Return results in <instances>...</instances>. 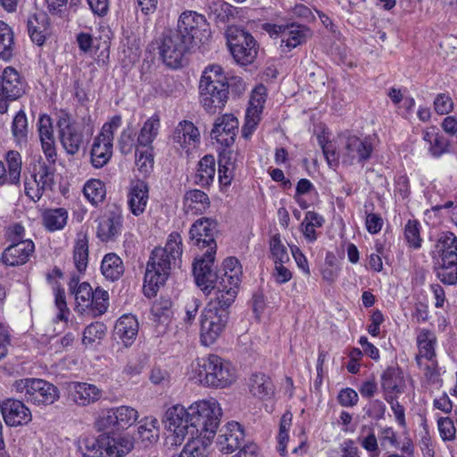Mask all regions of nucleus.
<instances>
[{
  "mask_svg": "<svg viewBox=\"0 0 457 457\" xmlns=\"http://www.w3.org/2000/svg\"><path fill=\"white\" fill-rule=\"evenodd\" d=\"M222 415L219 403L211 398L192 403L187 409L176 404L166 411L164 426L170 433L167 436L171 445H179L186 436H214Z\"/></svg>",
  "mask_w": 457,
  "mask_h": 457,
  "instance_id": "obj_1",
  "label": "nucleus"
},
{
  "mask_svg": "<svg viewBox=\"0 0 457 457\" xmlns=\"http://www.w3.org/2000/svg\"><path fill=\"white\" fill-rule=\"evenodd\" d=\"M182 254L181 236L173 232L169 236L164 247H156L153 250L146 263L144 278V294L148 298L156 295L160 287L163 286L170 276L171 265Z\"/></svg>",
  "mask_w": 457,
  "mask_h": 457,
  "instance_id": "obj_2",
  "label": "nucleus"
},
{
  "mask_svg": "<svg viewBox=\"0 0 457 457\" xmlns=\"http://www.w3.org/2000/svg\"><path fill=\"white\" fill-rule=\"evenodd\" d=\"M200 102L209 113L223 109L228 98V79L220 65L207 66L199 83Z\"/></svg>",
  "mask_w": 457,
  "mask_h": 457,
  "instance_id": "obj_3",
  "label": "nucleus"
},
{
  "mask_svg": "<svg viewBox=\"0 0 457 457\" xmlns=\"http://www.w3.org/2000/svg\"><path fill=\"white\" fill-rule=\"evenodd\" d=\"M242 267L235 257H228L223 262V270L216 275L207 290L212 295L211 301H216L225 306H230L237 295L241 281Z\"/></svg>",
  "mask_w": 457,
  "mask_h": 457,
  "instance_id": "obj_4",
  "label": "nucleus"
},
{
  "mask_svg": "<svg viewBox=\"0 0 457 457\" xmlns=\"http://www.w3.org/2000/svg\"><path fill=\"white\" fill-rule=\"evenodd\" d=\"M79 448L83 457H123L132 450L133 443L126 437L115 439L101 435L83 438Z\"/></svg>",
  "mask_w": 457,
  "mask_h": 457,
  "instance_id": "obj_5",
  "label": "nucleus"
},
{
  "mask_svg": "<svg viewBox=\"0 0 457 457\" xmlns=\"http://www.w3.org/2000/svg\"><path fill=\"white\" fill-rule=\"evenodd\" d=\"M229 306L211 301L201 314V340L204 345H212L223 333L229 318Z\"/></svg>",
  "mask_w": 457,
  "mask_h": 457,
  "instance_id": "obj_6",
  "label": "nucleus"
},
{
  "mask_svg": "<svg viewBox=\"0 0 457 457\" xmlns=\"http://www.w3.org/2000/svg\"><path fill=\"white\" fill-rule=\"evenodd\" d=\"M198 375L204 385L220 388L230 386L237 378L231 364L215 354L199 361Z\"/></svg>",
  "mask_w": 457,
  "mask_h": 457,
  "instance_id": "obj_7",
  "label": "nucleus"
},
{
  "mask_svg": "<svg viewBox=\"0 0 457 457\" xmlns=\"http://www.w3.org/2000/svg\"><path fill=\"white\" fill-rule=\"evenodd\" d=\"M14 390L23 399L34 405H50L60 398L59 389L52 383L41 378H24L13 384Z\"/></svg>",
  "mask_w": 457,
  "mask_h": 457,
  "instance_id": "obj_8",
  "label": "nucleus"
},
{
  "mask_svg": "<svg viewBox=\"0 0 457 457\" xmlns=\"http://www.w3.org/2000/svg\"><path fill=\"white\" fill-rule=\"evenodd\" d=\"M175 31L191 46L206 44L211 37V30L205 17L195 12H184L178 21Z\"/></svg>",
  "mask_w": 457,
  "mask_h": 457,
  "instance_id": "obj_9",
  "label": "nucleus"
},
{
  "mask_svg": "<svg viewBox=\"0 0 457 457\" xmlns=\"http://www.w3.org/2000/svg\"><path fill=\"white\" fill-rule=\"evenodd\" d=\"M228 45L237 63L248 65L253 62L258 54L254 37L246 30L229 27L227 31Z\"/></svg>",
  "mask_w": 457,
  "mask_h": 457,
  "instance_id": "obj_10",
  "label": "nucleus"
},
{
  "mask_svg": "<svg viewBox=\"0 0 457 457\" xmlns=\"http://www.w3.org/2000/svg\"><path fill=\"white\" fill-rule=\"evenodd\" d=\"M191 46L174 29L162 34L159 43V54L163 62L170 68L177 69L181 66L186 52Z\"/></svg>",
  "mask_w": 457,
  "mask_h": 457,
  "instance_id": "obj_11",
  "label": "nucleus"
},
{
  "mask_svg": "<svg viewBox=\"0 0 457 457\" xmlns=\"http://www.w3.org/2000/svg\"><path fill=\"white\" fill-rule=\"evenodd\" d=\"M26 82L14 68L8 66L0 76V113L7 112L9 103L21 97L25 93Z\"/></svg>",
  "mask_w": 457,
  "mask_h": 457,
  "instance_id": "obj_12",
  "label": "nucleus"
},
{
  "mask_svg": "<svg viewBox=\"0 0 457 457\" xmlns=\"http://www.w3.org/2000/svg\"><path fill=\"white\" fill-rule=\"evenodd\" d=\"M58 127L61 143L66 153L71 155L79 153L85 141L81 127L71 122L67 114L60 118Z\"/></svg>",
  "mask_w": 457,
  "mask_h": 457,
  "instance_id": "obj_13",
  "label": "nucleus"
},
{
  "mask_svg": "<svg viewBox=\"0 0 457 457\" xmlns=\"http://www.w3.org/2000/svg\"><path fill=\"white\" fill-rule=\"evenodd\" d=\"M1 413L5 424L9 427H20L29 424L32 420L30 410L23 402L7 399L0 405Z\"/></svg>",
  "mask_w": 457,
  "mask_h": 457,
  "instance_id": "obj_14",
  "label": "nucleus"
},
{
  "mask_svg": "<svg viewBox=\"0 0 457 457\" xmlns=\"http://www.w3.org/2000/svg\"><path fill=\"white\" fill-rule=\"evenodd\" d=\"M344 162L352 164L353 161L363 163L367 162L373 152L372 141L370 137L361 138L356 136H348L345 140Z\"/></svg>",
  "mask_w": 457,
  "mask_h": 457,
  "instance_id": "obj_15",
  "label": "nucleus"
},
{
  "mask_svg": "<svg viewBox=\"0 0 457 457\" xmlns=\"http://www.w3.org/2000/svg\"><path fill=\"white\" fill-rule=\"evenodd\" d=\"M237 130V119L233 114L227 113L216 119L211 137L221 145L228 147L234 144Z\"/></svg>",
  "mask_w": 457,
  "mask_h": 457,
  "instance_id": "obj_16",
  "label": "nucleus"
},
{
  "mask_svg": "<svg viewBox=\"0 0 457 457\" xmlns=\"http://www.w3.org/2000/svg\"><path fill=\"white\" fill-rule=\"evenodd\" d=\"M215 230L216 222L214 220L208 218L199 219L190 228V238L195 242V245L199 247H207V250L210 251H215Z\"/></svg>",
  "mask_w": 457,
  "mask_h": 457,
  "instance_id": "obj_17",
  "label": "nucleus"
},
{
  "mask_svg": "<svg viewBox=\"0 0 457 457\" xmlns=\"http://www.w3.org/2000/svg\"><path fill=\"white\" fill-rule=\"evenodd\" d=\"M245 439V433L237 422H228L220 429L217 438L219 450L224 453H231L238 449Z\"/></svg>",
  "mask_w": 457,
  "mask_h": 457,
  "instance_id": "obj_18",
  "label": "nucleus"
},
{
  "mask_svg": "<svg viewBox=\"0 0 457 457\" xmlns=\"http://www.w3.org/2000/svg\"><path fill=\"white\" fill-rule=\"evenodd\" d=\"M35 251L31 240H20L9 245L2 253V262L8 266H18L26 263Z\"/></svg>",
  "mask_w": 457,
  "mask_h": 457,
  "instance_id": "obj_19",
  "label": "nucleus"
},
{
  "mask_svg": "<svg viewBox=\"0 0 457 457\" xmlns=\"http://www.w3.org/2000/svg\"><path fill=\"white\" fill-rule=\"evenodd\" d=\"M215 251L207 250L204 257L193 264V273L198 287L206 294L218 273L212 270Z\"/></svg>",
  "mask_w": 457,
  "mask_h": 457,
  "instance_id": "obj_20",
  "label": "nucleus"
},
{
  "mask_svg": "<svg viewBox=\"0 0 457 457\" xmlns=\"http://www.w3.org/2000/svg\"><path fill=\"white\" fill-rule=\"evenodd\" d=\"M5 161H0V187L4 185H19L21 181V156L17 151H9L6 154Z\"/></svg>",
  "mask_w": 457,
  "mask_h": 457,
  "instance_id": "obj_21",
  "label": "nucleus"
},
{
  "mask_svg": "<svg viewBox=\"0 0 457 457\" xmlns=\"http://www.w3.org/2000/svg\"><path fill=\"white\" fill-rule=\"evenodd\" d=\"M121 217L114 212H106L97 220L96 237L102 242L114 241L120 234Z\"/></svg>",
  "mask_w": 457,
  "mask_h": 457,
  "instance_id": "obj_22",
  "label": "nucleus"
},
{
  "mask_svg": "<svg viewBox=\"0 0 457 457\" xmlns=\"http://www.w3.org/2000/svg\"><path fill=\"white\" fill-rule=\"evenodd\" d=\"M312 36V30L305 25L295 22L287 24L280 47L283 51L289 52L296 46L304 44Z\"/></svg>",
  "mask_w": 457,
  "mask_h": 457,
  "instance_id": "obj_23",
  "label": "nucleus"
},
{
  "mask_svg": "<svg viewBox=\"0 0 457 457\" xmlns=\"http://www.w3.org/2000/svg\"><path fill=\"white\" fill-rule=\"evenodd\" d=\"M262 91H264L263 87H258L253 91L250 106L246 110L245 121L242 128V137L246 139L252 136L260 121L259 115L262 112V104L264 102Z\"/></svg>",
  "mask_w": 457,
  "mask_h": 457,
  "instance_id": "obj_24",
  "label": "nucleus"
},
{
  "mask_svg": "<svg viewBox=\"0 0 457 457\" xmlns=\"http://www.w3.org/2000/svg\"><path fill=\"white\" fill-rule=\"evenodd\" d=\"M173 141L187 152L195 148L200 142V133L193 122L183 120L178 124L173 133Z\"/></svg>",
  "mask_w": 457,
  "mask_h": 457,
  "instance_id": "obj_25",
  "label": "nucleus"
},
{
  "mask_svg": "<svg viewBox=\"0 0 457 457\" xmlns=\"http://www.w3.org/2000/svg\"><path fill=\"white\" fill-rule=\"evenodd\" d=\"M70 395L76 404L87 406L102 397V391L92 384L73 382L70 386Z\"/></svg>",
  "mask_w": 457,
  "mask_h": 457,
  "instance_id": "obj_26",
  "label": "nucleus"
},
{
  "mask_svg": "<svg viewBox=\"0 0 457 457\" xmlns=\"http://www.w3.org/2000/svg\"><path fill=\"white\" fill-rule=\"evenodd\" d=\"M405 381L403 370L398 367H387L381 375V388L386 396H395L403 392Z\"/></svg>",
  "mask_w": 457,
  "mask_h": 457,
  "instance_id": "obj_27",
  "label": "nucleus"
},
{
  "mask_svg": "<svg viewBox=\"0 0 457 457\" xmlns=\"http://www.w3.org/2000/svg\"><path fill=\"white\" fill-rule=\"evenodd\" d=\"M148 191V187L144 181L137 180L131 184L128 193V204L135 216H139L145 212L149 198Z\"/></svg>",
  "mask_w": 457,
  "mask_h": 457,
  "instance_id": "obj_28",
  "label": "nucleus"
},
{
  "mask_svg": "<svg viewBox=\"0 0 457 457\" xmlns=\"http://www.w3.org/2000/svg\"><path fill=\"white\" fill-rule=\"evenodd\" d=\"M435 251L446 264L457 262V237L452 232H444L438 237Z\"/></svg>",
  "mask_w": 457,
  "mask_h": 457,
  "instance_id": "obj_29",
  "label": "nucleus"
},
{
  "mask_svg": "<svg viewBox=\"0 0 457 457\" xmlns=\"http://www.w3.org/2000/svg\"><path fill=\"white\" fill-rule=\"evenodd\" d=\"M436 337L435 334L428 329H420L417 335V345L419 353L416 356V361L419 366H421V359L426 358L432 361L435 357V345Z\"/></svg>",
  "mask_w": 457,
  "mask_h": 457,
  "instance_id": "obj_30",
  "label": "nucleus"
},
{
  "mask_svg": "<svg viewBox=\"0 0 457 457\" xmlns=\"http://www.w3.org/2000/svg\"><path fill=\"white\" fill-rule=\"evenodd\" d=\"M112 154V143L109 140L96 137L91 149V162L95 168L104 167Z\"/></svg>",
  "mask_w": 457,
  "mask_h": 457,
  "instance_id": "obj_31",
  "label": "nucleus"
},
{
  "mask_svg": "<svg viewBox=\"0 0 457 457\" xmlns=\"http://www.w3.org/2000/svg\"><path fill=\"white\" fill-rule=\"evenodd\" d=\"M68 216L64 208L46 209L42 214V223L49 232L62 230L67 224Z\"/></svg>",
  "mask_w": 457,
  "mask_h": 457,
  "instance_id": "obj_32",
  "label": "nucleus"
},
{
  "mask_svg": "<svg viewBox=\"0 0 457 457\" xmlns=\"http://www.w3.org/2000/svg\"><path fill=\"white\" fill-rule=\"evenodd\" d=\"M114 329L116 335L128 345L137 335L138 322L135 316L125 314L117 320Z\"/></svg>",
  "mask_w": 457,
  "mask_h": 457,
  "instance_id": "obj_33",
  "label": "nucleus"
},
{
  "mask_svg": "<svg viewBox=\"0 0 457 457\" xmlns=\"http://www.w3.org/2000/svg\"><path fill=\"white\" fill-rule=\"evenodd\" d=\"M28 33L31 40L37 46L44 45L48 30L47 18L45 15H32L27 21Z\"/></svg>",
  "mask_w": 457,
  "mask_h": 457,
  "instance_id": "obj_34",
  "label": "nucleus"
},
{
  "mask_svg": "<svg viewBox=\"0 0 457 457\" xmlns=\"http://www.w3.org/2000/svg\"><path fill=\"white\" fill-rule=\"evenodd\" d=\"M210 205L208 195L198 189L189 190L184 196V207L187 212L198 214L204 212Z\"/></svg>",
  "mask_w": 457,
  "mask_h": 457,
  "instance_id": "obj_35",
  "label": "nucleus"
},
{
  "mask_svg": "<svg viewBox=\"0 0 457 457\" xmlns=\"http://www.w3.org/2000/svg\"><path fill=\"white\" fill-rule=\"evenodd\" d=\"M101 271L105 278L116 281L124 273L123 262L116 253H107L102 261Z\"/></svg>",
  "mask_w": 457,
  "mask_h": 457,
  "instance_id": "obj_36",
  "label": "nucleus"
},
{
  "mask_svg": "<svg viewBox=\"0 0 457 457\" xmlns=\"http://www.w3.org/2000/svg\"><path fill=\"white\" fill-rule=\"evenodd\" d=\"M53 165L38 161L33 165L31 171L32 179H37L41 187L45 188L47 192L52 191L54 185V168Z\"/></svg>",
  "mask_w": 457,
  "mask_h": 457,
  "instance_id": "obj_37",
  "label": "nucleus"
},
{
  "mask_svg": "<svg viewBox=\"0 0 457 457\" xmlns=\"http://www.w3.org/2000/svg\"><path fill=\"white\" fill-rule=\"evenodd\" d=\"M160 125V118L158 115L154 114L148 118L144 122L137 136V144L144 147L152 146L153 142L159 134Z\"/></svg>",
  "mask_w": 457,
  "mask_h": 457,
  "instance_id": "obj_38",
  "label": "nucleus"
},
{
  "mask_svg": "<svg viewBox=\"0 0 457 457\" xmlns=\"http://www.w3.org/2000/svg\"><path fill=\"white\" fill-rule=\"evenodd\" d=\"M215 172L214 157L211 154L204 155L199 161L195 181L202 187L209 186L214 179Z\"/></svg>",
  "mask_w": 457,
  "mask_h": 457,
  "instance_id": "obj_39",
  "label": "nucleus"
},
{
  "mask_svg": "<svg viewBox=\"0 0 457 457\" xmlns=\"http://www.w3.org/2000/svg\"><path fill=\"white\" fill-rule=\"evenodd\" d=\"M251 394L260 399L270 397L274 391L270 378L262 373L253 374L249 382Z\"/></svg>",
  "mask_w": 457,
  "mask_h": 457,
  "instance_id": "obj_40",
  "label": "nucleus"
},
{
  "mask_svg": "<svg viewBox=\"0 0 457 457\" xmlns=\"http://www.w3.org/2000/svg\"><path fill=\"white\" fill-rule=\"evenodd\" d=\"M73 260L79 272L86 270L88 262V239L85 233L79 232L73 248Z\"/></svg>",
  "mask_w": 457,
  "mask_h": 457,
  "instance_id": "obj_41",
  "label": "nucleus"
},
{
  "mask_svg": "<svg viewBox=\"0 0 457 457\" xmlns=\"http://www.w3.org/2000/svg\"><path fill=\"white\" fill-rule=\"evenodd\" d=\"M137 435L145 446L156 443L159 438L158 420L155 418H146L138 427Z\"/></svg>",
  "mask_w": 457,
  "mask_h": 457,
  "instance_id": "obj_42",
  "label": "nucleus"
},
{
  "mask_svg": "<svg viewBox=\"0 0 457 457\" xmlns=\"http://www.w3.org/2000/svg\"><path fill=\"white\" fill-rule=\"evenodd\" d=\"M14 36L11 27L0 21V57L10 60L13 54Z\"/></svg>",
  "mask_w": 457,
  "mask_h": 457,
  "instance_id": "obj_43",
  "label": "nucleus"
},
{
  "mask_svg": "<svg viewBox=\"0 0 457 457\" xmlns=\"http://www.w3.org/2000/svg\"><path fill=\"white\" fill-rule=\"evenodd\" d=\"M83 193L92 204L96 205L104 201L106 190L100 179H90L85 184Z\"/></svg>",
  "mask_w": 457,
  "mask_h": 457,
  "instance_id": "obj_44",
  "label": "nucleus"
},
{
  "mask_svg": "<svg viewBox=\"0 0 457 457\" xmlns=\"http://www.w3.org/2000/svg\"><path fill=\"white\" fill-rule=\"evenodd\" d=\"M117 416V429H124L133 425L138 418V412L132 407L122 405L114 408Z\"/></svg>",
  "mask_w": 457,
  "mask_h": 457,
  "instance_id": "obj_45",
  "label": "nucleus"
},
{
  "mask_svg": "<svg viewBox=\"0 0 457 457\" xmlns=\"http://www.w3.org/2000/svg\"><path fill=\"white\" fill-rule=\"evenodd\" d=\"M12 133L18 144L26 142L28 136V120L22 110L18 112L13 118Z\"/></svg>",
  "mask_w": 457,
  "mask_h": 457,
  "instance_id": "obj_46",
  "label": "nucleus"
},
{
  "mask_svg": "<svg viewBox=\"0 0 457 457\" xmlns=\"http://www.w3.org/2000/svg\"><path fill=\"white\" fill-rule=\"evenodd\" d=\"M172 302L170 298L161 297L156 300L151 309L155 320L160 323L167 322L172 314Z\"/></svg>",
  "mask_w": 457,
  "mask_h": 457,
  "instance_id": "obj_47",
  "label": "nucleus"
},
{
  "mask_svg": "<svg viewBox=\"0 0 457 457\" xmlns=\"http://www.w3.org/2000/svg\"><path fill=\"white\" fill-rule=\"evenodd\" d=\"M270 250L275 263L287 262L289 254L279 234L273 235L270 239Z\"/></svg>",
  "mask_w": 457,
  "mask_h": 457,
  "instance_id": "obj_48",
  "label": "nucleus"
},
{
  "mask_svg": "<svg viewBox=\"0 0 457 457\" xmlns=\"http://www.w3.org/2000/svg\"><path fill=\"white\" fill-rule=\"evenodd\" d=\"M106 333V326L102 322H94L88 325L84 332L82 343L85 345H91L97 340H101Z\"/></svg>",
  "mask_w": 457,
  "mask_h": 457,
  "instance_id": "obj_49",
  "label": "nucleus"
},
{
  "mask_svg": "<svg viewBox=\"0 0 457 457\" xmlns=\"http://www.w3.org/2000/svg\"><path fill=\"white\" fill-rule=\"evenodd\" d=\"M292 413L289 411H287L283 414L280 420L279 424V433H278V450L280 453L281 455L286 454V447H287V441L288 440V430L291 427L292 423Z\"/></svg>",
  "mask_w": 457,
  "mask_h": 457,
  "instance_id": "obj_50",
  "label": "nucleus"
},
{
  "mask_svg": "<svg viewBox=\"0 0 457 457\" xmlns=\"http://www.w3.org/2000/svg\"><path fill=\"white\" fill-rule=\"evenodd\" d=\"M95 290L92 289L91 286L87 283H81L77 290L75 291V299L82 311L88 309L92 305V298L94 297Z\"/></svg>",
  "mask_w": 457,
  "mask_h": 457,
  "instance_id": "obj_51",
  "label": "nucleus"
},
{
  "mask_svg": "<svg viewBox=\"0 0 457 457\" xmlns=\"http://www.w3.org/2000/svg\"><path fill=\"white\" fill-rule=\"evenodd\" d=\"M95 428L98 431L117 429V416L115 415L114 408L102 411L95 421Z\"/></svg>",
  "mask_w": 457,
  "mask_h": 457,
  "instance_id": "obj_52",
  "label": "nucleus"
},
{
  "mask_svg": "<svg viewBox=\"0 0 457 457\" xmlns=\"http://www.w3.org/2000/svg\"><path fill=\"white\" fill-rule=\"evenodd\" d=\"M437 278L445 285H455L457 283V262L449 264L441 262L437 269Z\"/></svg>",
  "mask_w": 457,
  "mask_h": 457,
  "instance_id": "obj_53",
  "label": "nucleus"
},
{
  "mask_svg": "<svg viewBox=\"0 0 457 457\" xmlns=\"http://www.w3.org/2000/svg\"><path fill=\"white\" fill-rule=\"evenodd\" d=\"M92 300V305H90L88 309L93 312L94 316H100L106 312L109 300L107 291L99 287L96 288Z\"/></svg>",
  "mask_w": 457,
  "mask_h": 457,
  "instance_id": "obj_54",
  "label": "nucleus"
},
{
  "mask_svg": "<svg viewBox=\"0 0 457 457\" xmlns=\"http://www.w3.org/2000/svg\"><path fill=\"white\" fill-rule=\"evenodd\" d=\"M136 164L142 173H148L151 171L154 165V154L153 147H146L145 150H136Z\"/></svg>",
  "mask_w": 457,
  "mask_h": 457,
  "instance_id": "obj_55",
  "label": "nucleus"
},
{
  "mask_svg": "<svg viewBox=\"0 0 457 457\" xmlns=\"http://www.w3.org/2000/svg\"><path fill=\"white\" fill-rule=\"evenodd\" d=\"M404 237L410 246L417 249L421 245L420 237L419 222L417 220H409L405 225Z\"/></svg>",
  "mask_w": 457,
  "mask_h": 457,
  "instance_id": "obj_56",
  "label": "nucleus"
},
{
  "mask_svg": "<svg viewBox=\"0 0 457 457\" xmlns=\"http://www.w3.org/2000/svg\"><path fill=\"white\" fill-rule=\"evenodd\" d=\"M24 192L28 197L36 203L39 201L43 195L47 191L41 187V185L37 182V179H32V176L30 175L29 179H25Z\"/></svg>",
  "mask_w": 457,
  "mask_h": 457,
  "instance_id": "obj_57",
  "label": "nucleus"
},
{
  "mask_svg": "<svg viewBox=\"0 0 457 457\" xmlns=\"http://www.w3.org/2000/svg\"><path fill=\"white\" fill-rule=\"evenodd\" d=\"M118 146L120 151L124 154L132 152L134 147V130L130 124L122 130L118 139Z\"/></svg>",
  "mask_w": 457,
  "mask_h": 457,
  "instance_id": "obj_58",
  "label": "nucleus"
},
{
  "mask_svg": "<svg viewBox=\"0 0 457 457\" xmlns=\"http://www.w3.org/2000/svg\"><path fill=\"white\" fill-rule=\"evenodd\" d=\"M449 140L444 135L438 133L430 143L428 150L434 157H440L444 154L449 152Z\"/></svg>",
  "mask_w": 457,
  "mask_h": 457,
  "instance_id": "obj_59",
  "label": "nucleus"
},
{
  "mask_svg": "<svg viewBox=\"0 0 457 457\" xmlns=\"http://www.w3.org/2000/svg\"><path fill=\"white\" fill-rule=\"evenodd\" d=\"M437 426L443 441H453L455 438L456 428L450 418L438 419Z\"/></svg>",
  "mask_w": 457,
  "mask_h": 457,
  "instance_id": "obj_60",
  "label": "nucleus"
},
{
  "mask_svg": "<svg viewBox=\"0 0 457 457\" xmlns=\"http://www.w3.org/2000/svg\"><path fill=\"white\" fill-rule=\"evenodd\" d=\"M54 297L55 306L59 311L56 315V318L59 320L66 321L68 320V314L70 313V310L67 307L64 289L56 287L54 290Z\"/></svg>",
  "mask_w": 457,
  "mask_h": 457,
  "instance_id": "obj_61",
  "label": "nucleus"
},
{
  "mask_svg": "<svg viewBox=\"0 0 457 457\" xmlns=\"http://www.w3.org/2000/svg\"><path fill=\"white\" fill-rule=\"evenodd\" d=\"M232 153L230 151L226 152L224 150L223 153L220 155V169H219V179L220 183L224 185H228L230 183V175L228 174V171L229 170L228 166H231V168H234V164L229 162L230 157H227V154H231Z\"/></svg>",
  "mask_w": 457,
  "mask_h": 457,
  "instance_id": "obj_62",
  "label": "nucleus"
},
{
  "mask_svg": "<svg viewBox=\"0 0 457 457\" xmlns=\"http://www.w3.org/2000/svg\"><path fill=\"white\" fill-rule=\"evenodd\" d=\"M172 457H207L206 449L200 442L187 443L181 453Z\"/></svg>",
  "mask_w": 457,
  "mask_h": 457,
  "instance_id": "obj_63",
  "label": "nucleus"
},
{
  "mask_svg": "<svg viewBox=\"0 0 457 457\" xmlns=\"http://www.w3.org/2000/svg\"><path fill=\"white\" fill-rule=\"evenodd\" d=\"M121 125V116L115 115L113 116L110 121L104 124L102 128V131L98 137L104 138L106 140L113 142L114 132L120 127Z\"/></svg>",
  "mask_w": 457,
  "mask_h": 457,
  "instance_id": "obj_64",
  "label": "nucleus"
}]
</instances>
